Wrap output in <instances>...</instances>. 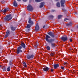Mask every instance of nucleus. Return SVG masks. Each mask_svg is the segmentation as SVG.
<instances>
[{
  "mask_svg": "<svg viewBox=\"0 0 78 78\" xmlns=\"http://www.w3.org/2000/svg\"><path fill=\"white\" fill-rule=\"evenodd\" d=\"M51 56H54V54H51Z\"/></svg>",
  "mask_w": 78,
  "mask_h": 78,
  "instance_id": "35",
  "label": "nucleus"
},
{
  "mask_svg": "<svg viewBox=\"0 0 78 78\" xmlns=\"http://www.w3.org/2000/svg\"><path fill=\"white\" fill-rule=\"evenodd\" d=\"M0 67H2V65H0Z\"/></svg>",
  "mask_w": 78,
  "mask_h": 78,
  "instance_id": "41",
  "label": "nucleus"
},
{
  "mask_svg": "<svg viewBox=\"0 0 78 78\" xmlns=\"http://www.w3.org/2000/svg\"><path fill=\"white\" fill-rule=\"evenodd\" d=\"M1 26H2V24H0V27H1Z\"/></svg>",
  "mask_w": 78,
  "mask_h": 78,
  "instance_id": "40",
  "label": "nucleus"
},
{
  "mask_svg": "<svg viewBox=\"0 0 78 78\" xmlns=\"http://www.w3.org/2000/svg\"><path fill=\"white\" fill-rule=\"evenodd\" d=\"M10 69H11V67H10V66H9L7 68V71H8V72H9L10 71Z\"/></svg>",
  "mask_w": 78,
  "mask_h": 78,
  "instance_id": "22",
  "label": "nucleus"
},
{
  "mask_svg": "<svg viewBox=\"0 0 78 78\" xmlns=\"http://www.w3.org/2000/svg\"><path fill=\"white\" fill-rule=\"evenodd\" d=\"M28 0H23V2H27Z\"/></svg>",
  "mask_w": 78,
  "mask_h": 78,
  "instance_id": "33",
  "label": "nucleus"
},
{
  "mask_svg": "<svg viewBox=\"0 0 78 78\" xmlns=\"http://www.w3.org/2000/svg\"><path fill=\"white\" fill-rule=\"evenodd\" d=\"M51 45L52 47H55V44L54 43H51Z\"/></svg>",
  "mask_w": 78,
  "mask_h": 78,
  "instance_id": "23",
  "label": "nucleus"
},
{
  "mask_svg": "<svg viewBox=\"0 0 78 78\" xmlns=\"http://www.w3.org/2000/svg\"><path fill=\"white\" fill-rule=\"evenodd\" d=\"M10 9L8 8V7H7L5 8L4 10H9Z\"/></svg>",
  "mask_w": 78,
  "mask_h": 78,
  "instance_id": "27",
  "label": "nucleus"
},
{
  "mask_svg": "<svg viewBox=\"0 0 78 78\" xmlns=\"http://www.w3.org/2000/svg\"><path fill=\"white\" fill-rule=\"evenodd\" d=\"M9 34H10V31L9 30H7L6 32L5 35V38H6L9 36Z\"/></svg>",
  "mask_w": 78,
  "mask_h": 78,
  "instance_id": "6",
  "label": "nucleus"
},
{
  "mask_svg": "<svg viewBox=\"0 0 78 78\" xmlns=\"http://www.w3.org/2000/svg\"><path fill=\"white\" fill-rule=\"evenodd\" d=\"M35 30L36 31H38L39 30V26L38 23L36 24V26H35Z\"/></svg>",
  "mask_w": 78,
  "mask_h": 78,
  "instance_id": "8",
  "label": "nucleus"
},
{
  "mask_svg": "<svg viewBox=\"0 0 78 78\" xmlns=\"http://www.w3.org/2000/svg\"><path fill=\"white\" fill-rule=\"evenodd\" d=\"M49 38H50V37L48 35H47L46 36L45 39L47 42H49V43H51V44L52 42H54V39H48Z\"/></svg>",
  "mask_w": 78,
  "mask_h": 78,
  "instance_id": "1",
  "label": "nucleus"
},
{
  "mask_svg": "<svg viewBox=\"0 0 78 78\" xmlns=\"http://www.w3.org/2000/svg\"><path fill=\"white\" fill-rule=\"evenodd\" d=\"M61 69H62V70H64V67L63 66H61Z\"/></svg>",
  "mask_w": 78,
  "mask_h": 78,
  "instance_id": "34",
  "label": "nucleus"
},
{
  "mask_svg": "<svg viewBox=\"0 0 78 78\" xmlns=\"http://www.w3.org/2000/svg\"><path fill=\"white\" fill-rule=\"evenodd\" d=\"M13 5L15 7H17V4L16 0L14 1L13 3Z\"/></svg>",
  "mask_w": 78,
  "mask_h": 78,
  "instance_id": "12",
  "label": "nucleus"
},
{
  "mask_svg": "<svg viewBox=\"0 0 78 78\" xmlns=\"http://www.w3.org/2000/svg\"><path fill=\"white\" fill-rule=\"evenodd\" d=\"M12 19V16L11 15H7L6 17L4 18V20L5 21H8L11 20Z\"/></svg>",
  "mask_w": 78,
  "mask_h": 78,
  "instance_id": "2",
  "label": "nucleus"
},
{
  "mask_svg": "<svg viewBox=\"0 0 78 78\" xmlns=\"http://www.w3.org/2000/svg\"><path fill=\"white\" fill-rule=\"evenodd\" d=\"M41 0V1H43V0Z\"/></svg>",
  "mask_w": 78,
  "mask_h": 78,
  "instance_id": "45",
  "label": "nucleus"
},
{
  "mask_svg": "<svg viewBox=\"0 0 78 78\" xmlns=\"http://www.w3.org/2000/svg\"><path fill=\"white\" fill-rule=\"evenodd\" d=\"M34 57V55H28L27 56V58L28 59H33Z\"/></svg>",
  "mask_w": 78,
  "mask_h": 78,
  "instance_id": "11",
  "label": "nucleus"
},
{
  "mask_svg": "<svg viewBox=\"0 0 78 78\" xmlns=\"http://www.w3.org/2000/svg\"><path fill=\"white\" fill-rule=\"evenodd\" d=\"M53 66L55 69H56V68L58 67L59 66L58 64H55Z\"/></svg>",
  "mask_w": 78,
  "mask_h": 78,
  "instance_id": "14",
  "label": "nucleus"
},
{
  "mask_svg": "<svg viewBox=\"0 0 78 78\" xmlns=\"http://www.w3.org/2000/svg\"><path fill=\"white\" fill-rule=\"evenodd\" d=\"M72 25V22H70L69 23V24H66V25L67 26H71V25Z\"/></svg>",
  "mask_w": 78,
  "mask_h": 78,
  "instance_id": "25",
  "label": "nucleus"
},
{
  "mask_svg": "<svg viewBox=\"0 0 78 78\" xmlns=\"http://www.w3.org/2000/svg\"><path fill=\"white\" fill-rule=\"evenodd\" d=\"M18 2H21V0H17Z\"/></svg>",
  "mask_w": 78,
  "mask_h": 78,
  "instance_id": "38",
  "label": "nucleus"
},
{
  "mask_svg": "<svg viewBox=\"0 0 78 78\" xmlns=\"http://www.w3.org/2000/svg\"><path fill=\"white\" fill-rule=\"evenodd\" d=\"M21 46L23 48H25V44L24 43H22Z\"/></svg>",
  "mask_w": 78,
  "mask_h": 78,
  "instance_id": "19",
  "label": "nucleus"
},
{
  "mask_svg": "<svg viewBox=\"0 0 78 78\" xmlns=\"http://www.w3.org/2000/svg\"><path fill=\"white\" fill-rule=\"evenodd\" d=\"M56 6L57 7H60V4L59 3V2H58L57 3Z\"/></svg>",
  "mask_w": 78,
  "mask_h": 78,
  "instance_id": "20",
  "label": "nucleus"
},
{
  "mask_svg": "<svg viewBox=\"0 0 78 78\" xmlns=\"http://www.w3.org/2000/svg\"><path fill=\"white\" fill-rule=\"evenodd\" d=\"M48 34L50 36H51V37H55V35L54 34L51 32H49L48 33Z\"/></svg>",
  "mask_w": 78,
  "mask_h": 78,
  "instance_id": "9",
  "label": "nucleus"
},
{
  "mask_svg": "<svg viewBox=\"0 0 78 78\" xmlns=\"http://www.w3.org/2000/svg\"><path fill=\"white\" fill-rule=\"evenodd\" d=\"M44 2H42L40 3V8H42L44 6Z\"/></svg>",
  "mask_w": 78,
  "mask_h": 78,
  "instance_id": "13",
  "label": "nucleus"
},
{
  "mask_svg": "<svg viewBox=\"0 0 78 78\" xmlns=\"http://www.w3.org/2000/svg\"><path fill=\"white\" fill-rule=\"evenodd\" d=\"M46 49L48 50H50V47L49 46H47L46 47Z\"/></svg>",
  "mask_w": 78,
  "mask_h": 78,
  "instance_id": "21",
  "label": "nucleus"
},
{
  "mask_svg": "<svg viewBox=\"0 0 78 78\" xmlns=\"http://www.w3.org/2000/svg\"><path fill=\"white\" fill-rule=\"evenodd\" d=\"M59 0H56V1H59Z\"/></svg>",
  "mask_w": 78,
  "mask_h": 78,
  "instance_id": "42",
  "label": "nucleus"
},
{
  "mask_svg": "<svg viewBox=\"0 0 78 78\" xmlns=\"http://www.w3.org/2000/svg\"><path fill=\"white\" fill-rule=\"evenodd\" d=\"M28 23H30V24H33V21H32L31 20L30 18L29 19Z\"/></svg>",
  "mask_w": 78,
  "mask_h": 78,
  "instance_id": "15",
  "label": "nucleus"
},
{
  "mask_svg": "<svg viewBox=\"0 0 78 78\" xmlns=\"http://www.w3.org/2000/svg\"><path fill=\"white\" fill-rule=\"evenodd\" d=\"M63 66H67V62H64L63 64Z\"/></svg>",
  "mask_w": 78,
  "mask_h": 78,
  "instance_id": "30",
  "label": "nucleus"
},
{
  "mask_svg": "<svg viewBox=\"0 0 78 78\" xmlns=\"http://www.w3.org/2000/svg\"><path fill=\"white\" fill-rule=\"evenodd\" d=\"M61 6L64 7V3H65V0H61L60 2Z\"/></svg>",
  "mask_w": 78,
  "mask_h": 78,
  "instance_id": "5",
  "label": "nucleus"
},
{
  "mask_svg": "<svg viewBox=\"0 0 78 78\" xmlns=\"http://www.w3.org/2000/svg\"><path fill=\"white\" fill-rule=\"evenodd\" d=\"M44 27H43V28H44Z\"/></svg>",
  "mask_w": 78,
  "mask_h": 78,
  "instance_id": "47",
  "label": "nucleus"
},
{
  "mask_svg": "<svg viewBox=\"0 0 78 78\" xmlns=\"http://www.w3.org/2000/svg\"><path fill=\"white\" fill-rule=\"evenodd\" d=\"M73 8H72V10H73Z\"/></svg>",
  "mask_w": 78,
  "mask_h": 78,
  "instance_id": "43",
  "label": "nucleus"
},
{
  "mask_svg": "<svg viewBox=\"0 0 78 78\" xmlns=\"http://www.w3.org/2000/svg\"><path fill=\"white\" fill-rule=\"evenodd\" d=\"M22 46H20L18 47L17 50V54H19V53L20 52H22Z\"/></svg>",
  "mask_w": 78,
  "mask_h": 78,
  "instance_id": "3",
  "label": "nucleus"
},
{
  "mask_svg": "<svg viewBox=\"0 0 78 78\" xmlns=\"http://www.w3.org/2000/svg\"><path fill=\"white\" fill-rule=\"evenodd\" d=\"M11 30H12V31H14L15 30H16V27H11Z\"/></svg>",
  "mask_w": 78,
  "mask_h": 78,
  "instance_id": "16",
  "label": "nucleus"
},
{
  "mask_svg": "<svg viewBox=\"0 0 78 78\" xmlns=\"http://www.w3.org/2000/svg\"><path fill=\"white\" fill-rule=\"evenodd\" d=\"M12 62L11 61H10L9 62V65L10 66H12Z\"/></svg>",
  "mask_w": 78,
  "mask_h": 78,
  "instance_id": "28",
  "label": "nucleus"
},
{
  "mask_svg": "<svg viewBox=\"0 0 78 78\" xmlns=\"http://www.w3.org/2000/svg\"><path fill=\"white\" fill-rule=\"evenodd\" d=\"M5 2V1L4 0H3L1 1V3H4Z\"/></svg>",
  "mask_w": 78,
  "mask_h": 78,
  "instance_id": "32",
  "label": "nucleus"
},
{
  "mask_svg": "<svg viewBox=\"0 0 78 78\" xmlns=\"http://www.w3.org/2000/svg\"><path fill=\"white\" fill-rule=\"evenodd\" d=\"M31 27V26H30V25L29 24H27L26 27V28H30Z\"/></svg>",
  "mask_w": 78,
  "mask_h": 78,
  "instance_id": "26",
  "label": "nucleus"
},
{
  "mask_svg": "<svg viewBox=\"0 0 78 78\" xmlns=\"http://www.w3.org/2000/svg\"><path fill=\"white\" fill-rule=\"evenodd\" d=\"M69 40H70V41L71 42H72V40L71 39H70Z\"/></svg>",
  "mask_w": 78,
  "mask_h": 78,
  "instance_id": "37",
  "label": "nucleus"
},
{
  "mask_svg": "<svg viewBox=\"0 0 78 78\" xmlns=\"http://www.w3.org/2000/svg\"><path fill=\"white\" fill-rule=\"evenodd\" d=\"M23 66H24V67H27V64H26V63H25V62H23Z\"/></svg>",
  "mask_w": 78,
  "mask_h": 78,
  "instance_id": "17",
  "label": "nucleus"
},
{
  "mask_svg": "<svg viewBox=\"0 0 78 78\" xmlns=\"http://www.w3.org/2000/svg\"><path fill=\"white\" fill-rule=\"evenodd\" d=\"M48 17L49 19H53L54 16L53 15H50Z\"/></svg>",
  "mask_w": 78,
  "mask_h": 78,
  "instance_id": "24",
  "label": "nucleus"
},
{
  "mask_svg": "<svg viewBox=\"0 0 78 78\" xmlns=\"http://www.w3.org/2000/svg\"><path fill=\"white\" fill-rule=\"evenodd\" d=\"M67 20V19L66 18L64 19V21H66Z\"/></svg>",
  "mask_w": 78,
  "mask_h": 78,
  "instance_id": "36",
  "label": "nucleus"
},
{
  "mask_svg": "<svg viewBox=\"0 0 78 78\" xmlns=\"http://www.w3.org/2000/svg\"><path fill=\"white\" fill-rule=\"evenodd\" d=\"M51 72H53V69H51Z\"/></svg>",
  "mask_w": 78,
  "mask_h": 78,
  "instance_id": "39",
  "label": "nucleus"
},
{
  "mask_svg": "<svg viewBox=\"0 0 78 78\" xmlns=\"http://www.w3.org/2000/svg\"><path fill=\"white\" fill-rule=\"evenodd\" d=\"M52 11V12H54V10H53Z\"/></svg>",
  "mask_w": 78,
  "mask_h": 78,
  "instance_id": "44",
  "label": "nucleus"
},
{
  "mask_svg": "<svg viewBox=\"0 0 78 78\" xmlns=\"http://www.w3.org/2000/svg\"><path fill=\"white\" fill-rule=\"evenodd\" d=\"M31 11V10H30V11Z\"/></svg>",
  "mask_w": 78,
  "mask_h": 78,
  "instance_id": "46",
  "label": "nucleus"
},
{
  "mask_svg": "<svg viewBox=\"0 0 78 78\" xmlns=\"http://www.w3.org/2000/svg\"><path fill=\"white\" fill-rule=\"evenodd\" d=\"M27 10H33V7L31 5H29L27 6Z\"/></svg>",
  "mask_w": 78,
  "mask_h": 78,
  "instance_id": "4",
  "label": "nucleus"
},
{
  "mask_svg": "<svg viewBox=\"0 0 78 78\" xmlns=\"http://www.w3.org/2000/svg\"><path fill=\"white\" fill-rule=\"evenodd\" d=\"M1 12H6V10H1Z\"/></svg>",
  "mask_w": 78,
  "mask_h": 78,
  "instance_id": "29",
  "label": "nucleus"
},
{
  "mask_svg": "<svg viewBox=\"0 0 78 78\" xmlns=\"http://www.w3.org/2000/svg\"><path fill=\"white\" fill-rule=\"evenodd\" d=\"M50 68L48 67H46L45 68H44L43 70L44 72H47L49 70Z\"/></svg>",
  "mask_w": 78,
  "mask_h": 78,
  "instance_id": "10",
  "label": "nucleus"
},
{
  "mask_svg": "<svg viewBox=\"0 0 78 78\" xmlns=\"http://www.w3.org/2000/svg\"><path fill=\"white\" fill-rule=\"evenodd\" d=\"M35 1L36 2H41V0H35Z\"/></svg>",
  "mask_w": 78,
  "mask_h": 78,
  "instance_id": "31",
  "label": "nucleus"
},
{
  "mask_svg": "<svg viewBox=\"0 0 78 78\" xmlns=\"http://www.w3.org/2000/svg\"><path fill=\"white\" fill-rule=\"evenodd\" d=\"M62 40L63 41H67V36L62 37L61 38Z\"/></svg>",
  "mask_w": 78,
  "mask_h": 78,
  "instance_id": "7",
  "label": "nucleus"
},
{
  "mask_svg": "<svg viewBox=\"0 0 78 78\" xmlns=\"http://www.w3.org/2000/svg\"><path fill=\"white\" fill-rule=\"evenodd\" d=\"M58 19H61V18L62 17V15H58Z\"/></svg>",
  "mask_w": 78,
  "mask_h": 78,
  "instance_id": "18",
  "label": "nucleus"
}]
</instances>
